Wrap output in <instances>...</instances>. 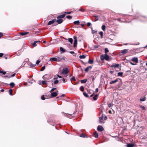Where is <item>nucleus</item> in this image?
Returning <instances> with one entry per match:
<instances>
[{
    "instance_id": "f03ea898",
    "label": "nucleus",
    "mask_w": 147,
    "mask_h": 147,
    "mask_svg": "<svg viewBox=\"0 0 147 147\" xmlns=\"http://www.w3.org/2000/svg\"><path fill=\"white\" fill-rule=\"evenodd\" d=\"M69 72L68 69L67 68H65L63 69L62 73L63 74H67Z\"/></svg>"
},
{
    "instance_id": "9b49d317",
    "label": "nucleus",
    "mask_w": 147,
    "mask_h": 147,
    "mask_svg": "<svg viewBox=\"0 0 147 147\" xmlns=\"http://www.w3.org/2000/svg\"><path fill=\"white\" fill-rule=\"evenodd\" d=\"M92 68V66H89L86 68L85 70L86 72H88L89 69H91Z\"/></svg>"
},
{
    "instance_id": "49530a36",
    "label": "nucleus",
    "mask_w": 147,
    "mask_h": 147,
    "mask_svg": "<svg viewBox=\"0 0 147 147\" xmlns=\"http://www.w3.org/2000/svg\"><path fill=\"white\" fill-rule=\"evenodd\" d=\"M71 80H74V81L76 80L75 78V77L74 76L72 77L71 78Z\"/></svg>"
},
{
    "instance_id": "2f4dec72",
    "label": "nucleus",
    "mask_w": 147,
    "mask_h": 147,
    "mask_svg": "<svg viewBox=\"0 0 147 147\" xmlns=\"http://www.w3.org/2000/svg\"><path fill=\"white\" fill-rule=\"evenodd\" d=\"M122 72H118L117 73V75L118 76H122L123 75Z\"/></svg>"
},
{
    "instance_id": "4d7b16f0",
    "label": "nucleus",
    "mask_w": 147,
    "mask_h": 147,
    "mask_svg": "<svg viewBox=\"0 0 147 147\" xmlns=\"http://www.w3.org/2000/svg\"><path fill=\"white\" fill-rule=\"evenodd\" d=\"M39 63L40 61L39 60H37L36 62V64H38Z\"/></svg>"
},
{
    "instance_id": "5fc2aeb1",
    "label": "nucleus",
    "mask_w": 147,
    "mask_h": 147,
    "mask_svg": "<svg viewBox=\"0 0 147 147\" xmlns=\"http://www.w3.org/2000/svg\"><path fill=\"white\" fill-rule=\"evenodd\" d=\"M3 35V34L2 33L0 32V38Z\"/></svg>"
},
{
    "instance_id": "de8ad7c7",
    "label": "nucleus",
    "mask_w": 147,
    "mask_h": 147,
    "mask_svg": "<svg viewBox=\"0 0 147 147\" xmlns=\"http://www.w3.org/2000/svg\"><path fill=\"white\" fill-rule=\"evenodd\" d=\"M79 11H81L82 12L84 11V10L82 8H80L78 10Z\"/></svg>"
},
{
    "instance_id": "39448f33",
    "label": "nucleus",
    "mask_w": 147,
    "mask_h": 147,
    "mask_svg": "<svg viewBox=\"0 0 147 147\" xmlns=\"http://www.w3.org/2000/svg\"><path fill=\"white\" fill-rule=\"evenodd\" d=\"M59 92L57 91V92H53L51 93V97H54L56 96H57V95L58 94V93Z\"/></svg>"
},
{
    "instance_id": "f704fd0d",
    "label": "nucleus",
    "mask_w": 147,
    "mask_h": 147,
    "mask_svg": "<svg viewBox=\"0 0 147 147\" xmlns=\"http://www.w3.org/2000/svg\"><path fill=\"white\" fill-rule=\"evenodd\" d=\"M105 28H106L105 26L104 25H102V30L103 31H105Z\"/></svg>"
},
{
    "instance_id": "5701e85b",
    "label": "nucleus",
    "mask_w": 147,
    "mask_h": 147,
    "mask_svg": "<svg viewBox=\"0 0 147 147\" xmlns=\"http://www.w3.org/2000/svg\"><path fill=\"white\" fill-rule=\"evenodd\" d=\"M39 42H40V41H34L32 44L33 46L34 47L36 46V43H38Z\"/></svg>"
},
{
    "instance_id": "09e8293b",
    "label": "nucleus",
    "mask_w": 147,
    "mask_h": 147,
    "mask_svg": "<svg viewBox=\"0 0 147 147\" xmlns=\"http://www.w3.org/2000/svg\"><path fill=\"white\" fill-rule=\"evenodd\" d=\"M129 63L131 64L132 65H135L137 64L136 63H133L132 62H131V61H130Z\"/></svg>"
},
{
    "instance_id": "9d476101",
    "label": "nucleus",
    "mask_w": 147,
    "mask_h": 147,
    "mask_svg": "<svg viewBox=\"0 0 147 147\" xmlns=\"http://www.w3.org/2000/svg\"><path fill=\"white\" fill-rule=\"evenodd\" d=\"M56 21L55 19H53L52 20L50 21L48 23V25H51L53 23Z\"/></svg>"
},
{
    "instance_id": "774afa93",
    "label": "nucleus",
    "mask_w": 147,
    "mask_h": 147,
    "mask_svg": "<svg viewBox=\"0 0 147 147\" xmlns=\"http://www.w3.org/2000/svg\"><path fill=\"white\" fill-rule=\"evenodd\" d=\"M98 88H96V90H95V92H98Z\"/></svg>"
},
{
    "instance_id": "4468645a",
    "label": "nucleus",
    "mask_w": 147,
    "mask_h": 147,
    "mask_svg": "<svg viewBox=\"0 0 147 147\" xmlns=\"http://www.w3.org/2000/svg\"><path fill=\"white\" fill-rule=\"evenodd\" d=\"M63 21V20L62 19H58L56 21V22L58 23V24H61V23Z\"/></svg>"
},
{
    "instance_id": "4be33fe9",
    "label": "nucleus",
    "mask_w": 147,
    "mask_h": 147,
    "mask_svg": "<svg viewBox=\"0 0 147 147\" xmlns=\"http://www.w3.org/2000/svg\"><path fill=\"white\" fill-rule=\"evenodd\" d=\"M59 81L58 80H55L54 82L53 83H52V85H53V84H57L59 83Z\"/></svg>"
},
{
    "instance_id": "e433bc0d",
    "label": "nucleus",
    "mask_w": 147,
    "mask_h": 147,
    "mask_svg": "<svg viewBox=\"0 0 147 147\" xmlns=\"http://www.w3.org/2000/svg\"><path fill=\"white\" fill-rule=\"evenodd\" d=\"M84 95L86 97H88V94L85 92H84L83 93Z\"/></svg>"
},
{
    "instance_id": "c03bdc74",
    "label": "nucleus",
    "mask_w": 147,
    "mask_h": 147,
    "mask_svg": "<svg viewBox=\"0 0 147 147\" xmlns=\"http://www.w3.org/2000/svg\"><path fill=\"white\" fill-rule=\"evenodd\" d=\"M105 52L106 53H108L109 52V50L107 48H105Z\"/></svg>"
},
{
    "instance_id": "bb28decb",
    "label": "nucleus",
    "mask_w": 147,
    "mask_h": 147,
    "mask_svg": "<svg viewBox=\"0 0 147 147\" xmlns=\"http://www.w3.org/2000/svg\"><path fill=\"white\" fill-rule=\"evenodd\" d=\"M136 145L134 144H129V147H135Z\"/></svg>"
},
{
    "instance_id": "473e14b6",
    "label": "nucleus",
    "mask_w": 147,
    "mask_h": 147,
    "mask_svg": "<svg viewBox=\"0 0 147 147\" xmlns=\"http://www.w3.org/2000/svg\"><path fill=\"white\" fill-rule=\"evenodd\" d=\"M86 57V56L85 55H80L79 56V58L80 59H84Z\"/></svg>"
},
{
    "instance_id": "79ce46f5",
    "label": "nucleus",
    "mask_w": 147,
    "mask_h": 147,
    "mask_svg": "<svg viewBox=\"0 0 147 147\" xmlns=\"http://www.w3.org/2000/svg\"><path fill=\"white\" fill-rule=\"evenodd\" d=\"M80 90L82 92H83L84 91V88L83 86H81L80 88Z\"/></svg>"
},
{
    "instance_id": "e2e57ef3",
    "label": "nucleus",
    "mask_w": 147,
    "mask_h": 147,
    "mask_svg": "<svg viewBox=\"0 0 147 147\" xmlns=\"http://www.w3.org/2000/svg\"><path fill=\"white\" fill-rule=\"evenodd\" d=\"M109 72L110 73H111V74H113L114 72V71H110Z\"/></svg>"
},
{
    "instance_id": "bf43d9fd",
    "label": "nucleus",
    "mask_w": 147,
    "mask_h": 147,
    "mask_svg": "<svg viewBox=\"0 0 147 147\" xmlns=\"http://www.w3.org/2000/svg\"><path fill=\"white\" fill-rule=\"evenodd\" d=\"M111 103H109V104H108V107H109V108H111Z\"/></svg>"
},
{
    "instance_id": "a18cd8bd",
    "label": "nucleus",
    "mask_w": 147,
    "mask_h": 147,
    "mask_svg": "<svg viewBox=\"0 0 147 147\" xmlns=\"http://www.w3.org/2000/svg\"><path fill=\"white\" fill-rule=\"evenodd\" d=\"M45 66H43L41 68V71H43L44 70V69H45Z\"/></svg>"
},
{
    "instance_id": "c9c22d12",
    "label": "nucleus",
    "mask_w": 147,
    "mask_h": 147,
    "mask_svg": "<svg viewBox=\"0 0 147 147\" xmlns=\"http://www.w3.org/2000/svg\"><path fill=\"white\" fill-rule=\"evenodd\" d=\"M140 108H142V110H145L146 109L145 107L144 106H143L140 105Z\"/></svg>"
},
{
    "instance_id": "c85d7f7f",
    "label": "nucleus",
    "mask_w": 147,
    "mask_h": 147,
    "mask_svg": "<svg viewBox=\"0 0 147 147\" xmlns=\"http://www.w3.org/2000/svg\"><path fill=\"white\" fill-rule=\"evenodd\" d=\"M10 86H11L12 87H14L15 86V84L13 82H11L9 84Z\"/></svg>"
},
{
    "instance_id": "ddd939ff",
    "label": "nucleus",
    "mask_w": 147,
    "mask_h": 147,
    "mask_svg": "<svg viewBox=\"0 0 147 147\" xmlns=\"http://www.w3.org/2000/svg\"><path fill=\"white\" fill-rule=\"evenodd\" d=\"M118 81V79H116L115 80L109 82L110 84H112L115 83Z\"/></svg>"
},
{
    "instance_id": "6e6d98bb",
    "label": "nucleus",
    "mask_w": 147,
    "mask_h": 147,
    "mask_svg": "<svg viewBox=\"0 0 147 147\" xmlns=\"http://www.w3.org/2000/svg\"><path fill=\"white\" fill-rule=\"evenodd\" d=\"M3 55V53H0V57H2Z\"/></svg>"
},
{
    "instance_id": "7c9ffc66",
    "label": "nucleus",
    "mask_w": 147,
    "mask_h": 147,
    "mask_svg": "<svg viewBox=\"0 0 147 147\" xmlns=\"http://www.w3.org/2000/svg\"><path fill=\"white\" fill-rule=\"evenodd\" d=\"M146 98L145 97H144L143 98H141L140 99V101H144L146 100Z\"/></svg>"
},
{
    "instance_id": "412c9836",
    "label": "nucleus",
    "mask_w": 147,
    "mask_h": 147,
    "mask_svg": "<svg viewBox=\"0 0 147 147\" xmlns=\"http://www.w3.org/2000/svg\"><path fill=\"white\" fill-rule=\"evenodd\" d=\"M100 59L102 61H103L104 59H105V55H100Z\"/></svg>"
},
{
    "instance_id": "2eb2a0df",
    "label": "nucleus",
    "mask_w": 147,
    "mask_h": 147,
    "mask_svg": "<svg viewBox=\"0 0 147 147\" xmlns=\"http://www.w3.org/2000/svg\"><path fill=\"white\" fill-rule=\"evenodd\" d=\"M65 16V14L61 15L59 16H58L57 18V19H61L64 18Z\"/></svg>"
},
{
    "instance_id": "603ef678",
    "label": "nucleus",
    "mask_w": 147,
    "mask_h": 147,
    "mask_svg": "<svg viewBox=\"0 0 147 147\" xmlns=\"http://www.w3.org/2000/svg\"><path fill=\"white\" fill-rule=\"evenodd\" d=\"M71 12H65L64 13L65 14H70L71 13Z\"/></svg>"
},
{
    "instance_id": "37998d69",
    "label": "nucleus",
    "mask_w": 147,
    "mask_h": 147,
    "mask_svg": "<svg viewBox=\"0 0 147 147\" xmlns=\"http://www.w3.org/2000/svg\"><path fill=\"white\" fill-rule=\"evenodd\" d=\"M80 136L81 137H83V138H85V137H86V135L85 134H82Z\"/></svg>"
},
{
    "instance_id": "393cba45",
    "label": "nucleus",
    "mask_w": 147,
    "mask_h": 147,
    "mask_svg": "<svg viewBox=\"0 0 147 147\" xmlns=\"http://www.w3.org/2000/svg\"><path fill=\"white\" fill-rule=\"evenodd\" d=\"M87 81V80L86 79H85L84 80H82L81 81V82L82 83H84L86 82Z\"/></svg>"
},
{
    "instance_id": "8fccbe9b",
    "label": "nucleus",
    "mask_w": 147,
    "mask_h": 147,
    "mask_svg": "<svg viewBox=\"0 0 147 147\" xmlns=\"http://www.w3.org/2000/svg\"><path fill=\"white\" fill-rule=\"evenodd\" d=\"M91 25V23H90V22H88L87 23V26H88V27H89Z\"/></svg>"
},
{
    "instance_id": "c756f323",
    "label": "nucleus",
    "mask_w": 147,
    "mask_h": 147,
    "mask_svg": "<svg viewBox=\"0 0 147 147\" xmlns=\"http://www.w3.org/2000/svg\"><path fill=\"white\" fill-rule=\"evenodd\" d=\"M60 51L63 52H65V50L62 47H60Z\"/></svg>"
},
{
    "instance_id": "f257e3e1",
    "label": "nucleus",
    "mask_w": 147,
    "mask_h": 147,
    "mask_svg": "<svg viewBox=\"0 0 147 147\" xmlns=\"http://www.w3.org/2000/svg\"><path fill=\"white\" fill-rule=\"evenodd\" d=\"M131 61L136 63H138V58L136 57H132L130 61Z\"/></svg>"
},
{
    "instance_id": "13d9d810",
    "label": "nucleus",
    "mask_w": 147,
    "mask_h": 147,
    "mask_svg": "<svg viewBox=\"0 0 147 147\" xmlns=\"http://www.w3.org/2000/svg\"><path fill=\"white\" fill-rule=\"evenodd\" d=\"M94 48L96 49L98 47V45H95L94 46Z\"/></svg>"
},
{
    "instance_id": "0e129e2a",
    "label": "nucleus",
    "mask_w": 147,
    "mask_h": 147,
    "mask_svg": "<svg viewBox=\"0 0 147 147\" xmlns=\"http://www.w3.org/2000/svg\"><path fill=\"white\" fill-rule=\"evenodd\" d=\"M107 119V116H105L104 117V120H106Z\"/></svg>"
},
{
    "instance_id": "3c124183",
    "label": "nucleus",
    "mask_w": 147,
    "mask_h": 147,
    "mask_svg": "<svg viewBox=\"0 0 147 147\" xmlns=\"http://www.w3.org/2000/svg\"><path fill=\"white\" fill-rule=\"evenodd\" d=\"M41 98L42 100H45V98L44 97V95H42L41 96Z\"/></svg>"
},
{
    "instance_id": "4c0bfd02",
    "label": "nucleus",
    "mask_w": 147,
    "mask_h": 147,
    "mask_svg": "<svg viewBox=\"0 0 147 147\" xmlns=\"http://www.w3.org/2000/svg\"><path fill=\"white\" fill-rule=\"evenodd\" d=\"M9 94L10 95H12V90L11 89L9 90Z\"/></svg>"
},
{
    "instance_id": "a19ab883",
    "label": "nucleus",
    "mask_w": 147,
    "mask_h": 147,
    "mask_svg": "<svg viewBox=\"0 0 147 147\" xmlns=\"http://www.w3.org/2000/svg\"><path fill=\"white\" fill-rule=\"evenodd\" d=\"M99 34L101 36V38H102L103 32H99Z\"/></svg>"
},
{
    "instance_id": "b1692460",
    "label": "nucleus",
    "mask_w": 147,
    "mask_h": 147,
    "mask_svg": "<svg viewBox=\"0 0 147 147\" xmlns=\"http://www.w3.org/2000/svg\"><path fill=\"white\" fill-rule=\"evenodd\" d=\"M57 58V61H61L62 59H63L64 60H65L63 58H62L61 57H58Z\"/></svg>"
},
{
    "instance_id": "338daca9",
    "label": "nucleus",
    "mask_w": 147,
    "mask_h": 147,
    "mask_svg": "<svg viewBox=\"0 0 147 147\" xmlns=\"http://www.w3.org/2000/svg\"><path fill=\"white\" fill-rule=\"evenodd\" d=\"M15 74H13L11 76H10V77H13L15 76Z\"/></svg>"
},
{
    "instance_id": "dca6fc26",
    "label": "nucleus",
    "mask_w": 147,
    "mask_h": 147,
    "mask_svg": "<svg viewBox=\"0 0 147 147\" xmlns=\"http://www.w3.org/2000/svg\"><path fill=\"white\" fill-rule=\"evenodd\" d=\"M29 33V32H20L19 33V34L22 36H23L28 34V33Z\"/></svg>"
},
{
    "instance_id": "72a5a7b5",
    "label": "nucleus",
    "mask_w": 147,
    "mask_h": 147,
    "mask_svg": "<svg viewBox=\"0 0 147 147\" xmlns=\"http://www.w3.org/2000/svg\"><path fill=\"white\" fill-rule=\"evenodd\" d=\"M93 62V60H90V59H89L88 61V63L90 64H92Z\"/></svg>"
},
{
    "instance_id": "7ed1b4c3",
    "label": "nucleus",
    "mask_w": 147,
    "mask_h": 147,
    "mask_svg": "<svg viewBox=\"0 0 147 147\" xmlns=\"http://www.w3.org/2000/svg\"><path fill=\"white\" fill-rule=\"evenodd\" d=\"M50 75L49 74H46L44 75L42 77L44 80H49L50 79Z\"/></svg>"
},
{
    "instance_id": "a878e982",
    "label": "nucleus",
    "mask_w": 147,
    "mask_h": 147,
    "mask_svg": "<svg viewBox=\"0 0 147 147\" xmlns=\"http://www.w3.org/2000/svg\"><path fill=\"white\" fill-rule=\"evenodd\" d=\"M98 95L97 94L95 95L93 97V99L94 100H96L97 99Z\"/></svg>"
},
{
    "instance_id": "6ab92c4d",
    "label": "nucleus",
    "mask_w": 147,
    "mask_h": 147,
    "mask_svg": "<svg viewBox=\"0 0 147 147\" xmlns=\"http://www.w3.org/2000/svg\"><path fill=\"white\" fill-rule=\"evenodd\" d=\"M80 23V22L79 20H77L76 21H74V23L77 25H79Z\"/></svg>"
},
{
    "instance_id": "ea45409f",
    "label": "nucleus",
    "mask_w": 147,
    "mask_h": 147,
    "mask_svg": "<svg viewBox=\"0 0 147 147\" xmlns=\"http://www.w3.org/2000/svg\"><path fill=\"white\" fill-rule=\"evenodd\" d=\"M66 18H67L69 19H71L72 18V16H67L66 17Z\"/></svg>"
},
{
    "instance_id": "20e7f679",
    "label": "nucleus",
    "mask_w": 147,
    "mask_h": 147,
    "mask_svg": "<svg viewBox=\"0 0 147 147\" xmlns=\"http://www.w3.org/2000/svg\"><path fill=\"white\" fill-rule=\"evenodd\" d=\"M73 38L74 40V42L73 46L74 47H75L77 45V38L76 36H74L73 37Z\"/></svg>"
},
{
    "instance_id": "864d4df0",
    "label": "nucleus",
    "mask_w": 147,
    "mask_h": 147,
    "mask_svg": "<svg viewBox=\"0 0 147 147\" xmlns=\"http://www.w3.org/2000/svg\"><path fill=\"white\" fill-rule=\"evenodd\" d=\"M56 89V88H52V89H51V90H50V92H52V91H54V90H55Z\"/></svg>"
},
{
    "instance_id": "a211bd4d",
    "label": "nucleus",
    "mask_w": 147,
    "mask_h": 147,
    "mask_svg": "<svg viewBox=\"0 0 147 147\" xmlns=\"http://www.w3.org/2000/svg\"><path fill=\"white\" fill-rule=\"evenodd\" d=\"M40 83L41 84H47V81H41V82Z\"/></svg>"
},
{
    "instance_id": "f3484780",
    "label": "nucleus",
    "mask_w": 147,
    "mask_h": 147,
    "mask_svg": "<svg viewBox=\"0 0 147 147\" xmlns=\"http://www.w3.org/2000/svg\"><path fill=\"white\" fill-rule=\"evenodd\" d=\"M109 56L107 54H105V59L107 61L109 60Z\"/></svg>"
},
{
    "instance_id": "680f3d73",
    "label": "nucleus",
    "mask_w": 147,
    "mask_h": 147,
    "mask_svg": "<svg viewBox=\"0 0 147 147\" xmlns=\"http://www.w3.org/2000/svg\"><path fill=\"white\" fill-rule=\"evenodd\" d=\"M117 20H118V21H120L121 22H123V21H121V19H120V18H118V19Z\"/></svg>"
},
{
    "instance_id": "052dcab7",
    "label": "nucleus",
    "mask_w": 147,
    "mask_h": 147,
    "mask_svg": "<svg viewBox=\"0 0 147 147\" xmlns=\"http://www.w3.org/2000/svg\"><path fill=\"white\" fill-rule=\"evenodd\" d=\"M124 143H127V145H126V146L127 147H129V143H127L126 142H125V141H124Z\"/></svg>"
},
{
    "instance_id": "423d86ee",
    "label": "nucleus",
    "mask_w": 147,
    "mask_h": 147,
    "mask_svg": "<svg viewBox=\"0 0 147 147\" xmlns=\"http://www.w3.org/2000/svg\"><path fill=\"white\" fill-rule=\"evenodd\" d=\"M128 50L127 49H124L123 50H122L121 51V55H123L125 53H126L127 51Z\"/></svg>"
},
{
    "instance_id": "aec40b11",
    "label": "nucleus",
    "mask_w": 147,
    "mask_h": 147,
    "mask_svg": "<svg viewBox=\"0 0 147 147\" xmlns=\"http://www.w3.org/2000/svg\"><path fill=\"white\" fill-rule=\"evenodd\" d=\"M50 60L52 61H57V59L56 57H53V58H50Z\"/></svg>"
},
{
    "instance_id": "0eeeda50",
    "label": "nucleus",
    "mask_w": 147,
    "mask_h": 147,
    "mask_svg": "<svg viewBox=\"0 0 147 147\" xmlns=\"http://www.w3.org/2000/svg\"><path fill=\"white\" fill-rule=\"evenodd\" d=\"M104 130L103 128L101 126H99L97 127V130L100 131H103Z\"/></svg>"
},
{
    "instance_id": "69168bd1",
    "label": "nucleus",
    "mask_w": 147,
    "mask_h": 147,
    "mask_svg": "<svg viewBox=\"0 0 147 147\" xmlns=\"http://www.w3.org/2000/svg\"><path fill=\"white\" fill-rule=\"evenodd\" d=\"M69 53L71 54H73L74 53V51H70Z\"/></svg>"
},
{
    "instance_id": "58836bf2",
    "label": "nucleus",
    "mask_w": 147,
    "mask_h": 147,
    "mask_svg": "<svg viewBox=\"0 0 147 147\" xmlns=\"http://www.w3.org/2000/svg\"><path fill=\"white\" fill-rule=\"evenodd\" d=\"M0 73L2 74L3 75H5L6 74V72L5 71H1L0 70Z\"/></svg>"
},
{
    "instance_id": "cd10ccee",
    "label": "nucleus",
    "mask_w": 147,
    "mask_h": 147,
    "mask_svg": "<svg viewBox=\"0 0 147 147\" xmlns=\"http://www.w3.org/2000/svg\"><path fill=\"white\" fill-rule=\"evenodd\" d=\"M68 40L71 44H72L73 42V39L71 38H69L68 39Z\"/></svg>"
},
{
    "instance_id": "6e6552de",
    "label": "nucleus",
    "mask_w": 147,
    "mask_h": 147,
    "mask_svg": "<svg viewBox=\"0 0 147 147\" xmlns=\"http://www.w3.org/2000/svg\"><path fill=\"white\" fill-rule=\"evenodd\" d=\"M103 114H102L101 116L99 117V123H103L102 121L103 119Z\"/></svg>"
},
{
    "instance_id": "f8f14e48",
    "label": "nucleus",
    "mask_w": 147,
    "mask_h": 147,
    "mask_svg": "<svg viewBox=\"0 0 147 147\" xmlns=\"http://www.w3.org/2000/svg\"><path fill=\"white\" fill-rule=\"evenodd\" d=\"M93 136L96 138H98V134L96 131H95L93 134Z\"/></svg>"
},
{
    "instance_id": "1a4fd4ad",
    "label": "nucleus",
    "mask_w": 147,
    "mask_h": 147,
    "mask_svg": "<svg viewBox=\"0 0 147 147\" xmlns=\"http://www.w3.org/2000/svg\"><path fill=\"white\" fill-rule=\"evenodd\" d=\"M119 64H117L115 65H111L110 67H114V68H117L118 67H119Z\"/></svg>"
}]
</instances>
